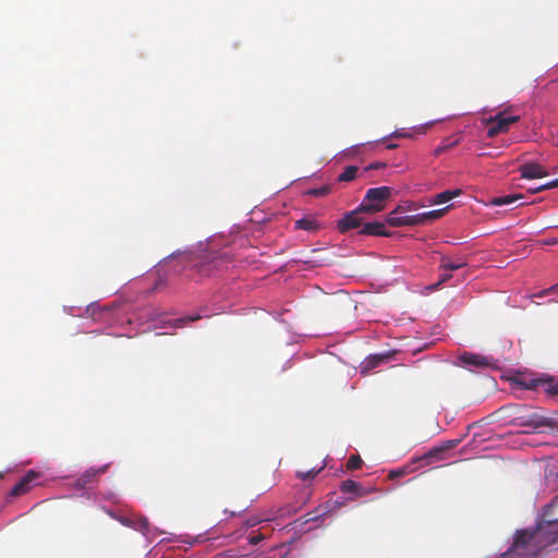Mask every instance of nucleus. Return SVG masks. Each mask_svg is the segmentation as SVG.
I'll return each instance as SVG.
<instances>
[{
  "label": "nucleus",
  "mask_w": 558,
  "mask_h": 558,
  "mask_svg": "<svg viewBox=\"0 0 558 558\" xmlns=\"http://www.w3.org/2000/svg\"><path fill=\"white\" fill-rule=\"evenodd\" d=\"M555 543H558V519L544 521L532 531H518L511 548L507 550L511 551L508 558H518L514 551L519 548L532 546L535 548L533 553H536Z\"/></svg>",
  "instance_id": "obj_1"
},
{
  "label": "nucleus",
  "mask_w": 558,
  "mask_h": 558,
  "mask_svg": "<svg viewBox=\"0 0 558 558\" xmlns=\"http://www.w3.org/2000/svg\"><path fill=\"white\" fill-rule=\"evenodd\" d=\"M392 189L389 186L373 187L367 190L362 203L360 204V210H364L366 214H376L385 208L386 202L390 198Z\"/></svg>",
  "instance_id": "obj_2"
},
{
  "label": "nucleus",
  "mask_w": 558,
  "mask_h": 558,
  "mask_svg": "<svg viewBox=\"0 0 558 558\" xmlns=\"http://www.w3.org/2000/svg\"><path fill=\"white\" fill-rule=\"evenodd\" d=\"M230 263L231 257L226 252H217L203 255L194 267L202 276H210L215 271L227 268Z\"/></svg>",
  "instance_id": "obj_3"
},
{
  "label": "nucleus",
  "mask_w": 558,
  "mask_h": 558,
  "mask_svg": "<svg viewBox=\"0 0 558 558\" xmlns=\"http://www.w3.org/2000/svg\"><path fill=\"white\" fill-rule=\"evenodd\" d=\"M520 120L519 116H506L504 112H499L487 120V136L493 138L500 133H506L510 125Z\"/></svg>",
  "instance_id": "obj_4"
},
{
  "label": "nucleus",
  "mask_w": 558,
  "mask_h": 558,
  "mask_svg": "<svg viewBox=\"0 0 558 558\" xmlns=\"http://www.w3.org/2000/svg\"><path fill=\"white\" fill-rule=\"evenodd\" d=\"M461 364L469 368H487L492 365V359L472 352H464L459 356Z\"/></svg>",
  "instance_id": "obj_5"
},
{
  "label": "nucleus",
  "mask_w": 558,
  "mask_h": 558,
  "mask_svg": "<svg viewBox=\"0 0 558 558\" xmlns=\"http://www.w3.org/2000/svg\"><path fill=\"white\" fill-rule=\"evenodd\" d=\"M340 490L345 494H353L354 496L351 497L350 500H354L359 497L368 496L371 493L375 492V488L365 487L353 480H345L341 483Z\"/></svg>",
  "instance_id": "obj_6"
},
{
  "label": "nucleus",
  "mask_w": 558,
  "mask_h": 558,
  "mask_svg": "<svg viewBox=\"0 0 558 558\" xmlns=\"http://www.w3.org/2000/svg\"><path fill=\"white\" fill-rule=\"evenodd\" d=\"M459 442H460V440H458V439L448 440L444 446L437 447V448H433L432 450H429L427 453H425L422 457V460L425 461L426 465H429V464H432L434 462H437V461H442V460H445L444 454L448 450L454 448Z\"/></svg>",
  "instance_id": "obj_7"
},
{
  "label": "nucleus",
  "mask_w": 558,
  "mask_h": 558,
  "mask_svg": "<svg viewBox=\"0 0 558 558\" xmlns=\"http://www.w3.org/2000/svg\"><path fill=\"white\" fill-rule=\"evenodd\" d=\"M365 213L364 210H360V206L348 213L341 220L338 222V230L341 233H345L351 229H355L360 226H362V218L361 214Z\"/></svg>",
  "instance_id": "obj_8"
},
{
  "label": "nucleus",
  "mask_w": 558,
  "mask_h": 558,
  "mask_svg": "<svg viewBox=\"0 0 558 558\" xmlns=\"http://www.w3.org/2000/svg\"><path fill=\"white\" fill-rule=\"evenodd\" d=\"M518 426H526L532 428H539L549 426L550 422L547 417L539 415L537 412H532L526 415H521L515 418Z\"/></svg>",
  "instance_id": "obj_9"
},
{
  "label": "nucleus",
  "mask_w": 558,
  "mask_h": 558,
  "mask_svg": "<svg viewBox=\"0 0 558 558\" xmlns=\"http://www.w3.org/2000/svg\"><path fill=\"white\" fill-rule=\"evenodd\" d=\"M119 522L124 526L131 527L135 531L141 532L144 536L148 537L150 534V524L145 517L138 518H126L120 517Z\"/></svg>",
  "instance_id": "obj_10"
},
{
  "label": "nucleus",
  "mask_w": 558,
  "mask_h": 558,
  "mask_svg": "<svg viewBox=\"0 0 558 558\" xmlns=\"http://www.w3.org/2000/svg\"><path fill=\"white\" fill-rule=\"evenodd\" d=\"M38 477V473H36L35 471L31 470L28 471L21 480L19 483H16L11 492H10V495L13 496V497H19V496H22L24 494H26L31 487H32V483Z\"/></svg>",
  "instance_id": "obj_11"
},
{
  "label": "nucleus",
  "mask_w": 558,
  "mask_h": 558,
  "mask_svg": "<svg viewBox=\"0 0 558 558\" xmlns=\"http://www.w3.org/2000/svg\"><path fill=\"white\" fill-rule=\"evenodd\" d=\"M519 171L524 179H539L548 175V171L535 162H525L520 166Z\"/></svg>",
  "instance_id": "obj_12"
},
{
  "label": "nucleus",
  "mask_w": 558,
  "mask_h": 558,
  "mask_svg": "<svg viewBox=\"0 0 558 558\" xmlns=\"http://www.w3.org/2000/svg\"><path fill=\"white\" fill-rule=\"evenodd\" d=\"M388 353L371 354L361 364V373H367L390 360Z\"/></svg>",
  "instance_id": "obj_13"
},
{
  "label": "nucleus",
  "mask_w": 558,
  "mask_h": 558,
  "mask_svg": "<svg viewBox=\"0 0 558 558\" xmlns=\"http://www.w3.org/2000/svg\"><path fill=\"white\" fill-rule=\"evenodd\" d=\"M360 234L376 235V236H390L391 233L386 229L385 225L379 221L366 222L360 230Z\"/></svg>",
  "instance_id": "obj_14"
},
{
  "label": "nucleus",
  "mask_w": 558,
  "mask_h": 558,
  "mask_svg": "<svg viewBox=\"0 0 558 558\" xmlns=\"http://www.w3.org/2000/svg\"><path fill=\"white\" fill-rule=\"evenodd\" d=\"M108 464H105L98 469L90 468L86 470L76 481V485L81 488L85 487L87 484L94 482L97 476L106 473L108 469Z\"/></svg>",
  "instance_id": "obj_15"
},
{
  "label": "nucleus",
  "mask_w": 558,
  "mask_h": 558,
  "mask_svg": "<svg viewBox=\"0 0 558 558\" xmlns=\"http://www.w3.org/2000/svg\"><path fill=\"white\" fill-rule=\"evenodd\" d=\"M294 228L296 230H305V231H316L320 228L319 222L311 216L303 217L294 222Z\"/></svg>",
  "instance_id": "obj_16"
},
{
  "label": "nucleus",
  "mask_w": 558,
  "mask_h": 558,
  "mask_svg": "<svg viewBox=\"0 0 558 558\" xmlns=\"http://www.w3.org/2000/svg\"><path fill=\"white\" fill-rule=\"evenodd\" d=\"M462 194L461 189H454V190H447L441 193H438L434 196V198L430 201L432 204H444L452 198L460 196Z\"/></svg>",
  "instance_id": "obj_17"
},
{
  "label": "nucleus",
  "mask_w": 558,
  "mask_h": 558,
  "mask_svg": "<svg viewBox=\"0 0 558 558\" xmlns=\"http://www.w3.org/2000/svg\"><path fill=\"white\" fill-rule=\"evenodd\" d=\"M521 198H523L522 194H509V195H504V196H497L490 201V205L507 206V205L513 204L514 202H517Z\"/></svg>",
  "instance_id": "obj_18"
},
{
  "label": "nucleus",
  "mask_w": 558,
  "mask_h": 558,
  "mask_svg": "<svg viewBox=\"0 0 558 558\" xmlns=\"http://www.w3.org/2000/svg\"><path fill=\"white\" fill-rule=\"evenodd\" d=\"M465 265H466V262L461 258H458L457 260H452L448 257H444L441 259L440 267L445 270L453 271V270H458V269L464 267Z\"/></svg>",
  "instance_id": "obj_19"
},
{
  "label": "nucleus",
  "mask_w": 558,
  "mask_h": 558,
  "mask_svg": "<svg viewBox=\"0 0 558 558\" xmlns=\"http://www.w3.org/2000/svg\"><path fill=\"white\" fill-rule=\"evenodd\" d=\"M537 385H542L544 387V390L548 395L558 396V381H555L553 379H547V380H536L533 383V387H536Z\"/></svg>",
  "instance_id": "obj_20"
},
{
  "label": "nucleus",
  "mask_w": 558,
  "mask_h": 558,
  "mask_svg": "<svg viewBox=\"0 0 558 558\" xmlns=\"http://www.w3.org/2000/svg\"><path fill=\"white\" fill-rule=\"evenodd\" d=\"M449 207L450 206L420 214L422 223L441 218Z\"/></svg>",
  "instance_id": "obj_21"
},
{
  "label": "nucleus",
  "mask_w": 558,
  "mask_h": 558,
  "mask_svg": "<svg viewBox=\"0 0 558 558\" xmlns=\"http://www.w3.org/2000/svg\"><path fill=\"white\" fill-rule=\"evenodd\" d=\"M357 171H359V168L356 166H348V167H345L343 172H341L339 174L338 181L339 182L352 181L356 177Z\"/></svg>",
  "instance_id": "obj_22"
},
{
  "label": "nucleus",
  "mask_w": 558,
  "mask_h": 558,
  "mask_svg": "<svg viewBox=\"0 0 558 558\" xmlns=\"http://www.w3.org/2000/svg\"><path fill=\"white\" fill-rule=\"evenodd\" d=\"M363 461L360 456L352 454L347 462V469L350 471L357 470L361 468Z\"/></svg>",
  "instance_id": "obj_23"
},
{
  "label": "nucleus",
  "mask_w": 558,
  "mask_h": 558,
  "mask_svg": "<svg viewBox=\"0 0 558 558\" xmlns=\"http://www.w3.org/2000/svg\"><path fill=\"white\" fill-rule=\"evenodd\" d=\"M402 221H403V216L399 217V216H396V214H393V213H390L388 215L387 222L391 227H403Z\"/></svg>",
  "instance_id": "obj_24"
},
{
  "label": "nucleus",
  "mask_w": 558,
  "mask_h": 558,
  "mask_svg": "<svg viewBox=\"0 0 558 558\" xmlns=\"http://www.w3.org/2000/svg\"><path fill=\"white\" fill-rule=\"evenodd\" d=\"M402 222H403V226H416V225H421L422 220H421L420 214H417L414 216H403Z\"/></svg>",
  "instance_id": "obj_25"
},
{
  "label": "nucleus",
  "mask_w": 558,
  "mask_h": 558,
  "mask_svg": "<svg viewBox=\"0 0 558 558\" xmlns=\"http://www.w3.org/2000/svg\"><path fill=\"white\" fill-rule=\"evenodd\" d=\"M320 470L322 469H318V470L313 469L307 472H299L298 477L301 478L302 481H311L320 472Z\"/></svg>",
  "instance_id": "obj_26"
},
{
  "label": "nucleus",
  "mask_w": 558,
  "mask_h": 558,
  "mask_svg": "<svg viewBox=\"0 0 558 558\" xmlns=\"http://www.w3.org/2000/svg\"><path fill=\"white\" fill-rule=\"evenodd\" d=\"M331 187L329 185H324L318 189H313L308 192V194L313 196H325L330 193Z\"/></svg>",
  "instance_id": "obj_27"
},
{
  "label": "nucleus",
  "mask_w": 558,
  "mask_h": 558,
  "mask_svg": "<svg viewBox=\"0 0 558 558\" xmlns=\"http://www.w3.org/2000/svg\"><path fill=\"white\" fill-rule=\"evenodd\" d=\"M460 143V138H451V137H447L445 138L442 142H441V146L444 147L445 150H448L454 146H457L458 144Z\"/></svg>",
  "instance_id": "obj_28"
},
{
  "label": "nucleus",
  "mask_w": 558,
  "mask_h": 558,
  "mask_svg": "<svg viewBox=\"0 0 558 558\" xmlns=\"http://www.w3.org/2000/svg\"><path fill=\"white\" fill-rule=\"evenodd\" d=\"M558 292V283L554 284L553 287L542 290L538 293H536L534 296L536 298H543L545 295H548L550 293Z\"/></svg>",
  "instance_id": "obj_29"
},
{
  "label": "nucleus",
  "mask_w": 558,
  "mask_h": 558,
  "mask_svg": "<svg viewBox=\"0 0 558 558\" xmlns=\"http://www.w3.org/2000/svg\"><path fill=\"white\" fill-rule=\"evenodd\" d=\"M385 167H386V163H384V162H373L369 166L365 167L363 169V172H367L368 170H377V169H381Z\"/></svg>",
  "instance_id": "obj_30"
},
{
  "label": "nucleus",
  "mask_w": 558,
  "mask_h": 558,
  "mask_svg": "<svg viewBox=\"0 0 558 558\" xmlns=\"http://www.w3.org/2000/svg\"><path fill=\"white\" fill-rule=\"evenodd\" d=\"M199 316H185L184 318L177 320V326L182 327L185 322H194L197 320Z\"/></svg>",
  "instance_id": "obj_31"
},
{
  "label": "nucleus",
  "mask_w": 558,
  "mask_h": 558,
  "mask_svg": "<svg viewBox=\"0 0 558 558\" xmlns=\"http://www.w3.org/2000/svg\"><path fill=\"white\" fill-rule=\"evenodd\" d=\"M410 136L411 135L409 133L397 130V131L392 132L388 137L397 138V137H410Z\"/></svg>",
  "instance_id": "obj_32"
},
{
  "label": "nucleus",
  "mask_w": 558,
  "mask_h": 558,
  "mask_svg": "<svg viewBox=\"0 0 558 558\" xmlns=\"http://www.w3.org/2000/svg\"><path fill=\"white\" fill-rule=\"evenodd\" d=\"M545 190H551L558 187V178L544 184Z\"/></svg>",
  "instance_id": "obj_33"
},
{
  "label": "nucleus",
  "mask_w": 558,
  "mask_h": 558,
  "mask_svg": "<svg viewBox=\"0 0 558 558\" xmlns=\"http://www.w3.org/2000/svg\"><path fill=\"white\" fill-rule=\"evenodd\" d=\"M263 538L264 536L262 534L253 535L250 537L248 542L251 545H257Z\"/></svg>",
  "instance_id": "obj_34"
},
{
  "label": "nucleus",
  "mask_w": 558,
  "mask_h": 558,
  "mask_svg": "<svg viewBox=\"0 0 558 558\" xmlns=\"http://www.w3.org/2000/svg\"><path fill=\"white\" fill-rule=\"evenodd\" d=\"M405 472L403 470H393L389 473V477H399L402 476Z\"/></svg>",
  "instance_id": "obj_35"
},
{
  "label": "nucleus",
  "mask_w": 558,
  "mask_h": 558,
  "mask_svg": "<svg viewBox=\"0 0 558 558\" xmlns=\"http://www.w3.org/2000/svg\"><path fill=\"white\" fill-rule=\"evenodd\" d=\"M410 208H411V206L405 207V206H403V205H399V206H398L395 210H392L391 213H393V214H396V215H397V214H401V213H403V211H405L407 209H410Z\"/></svg>",
  "instance_id": "obj_36"
},
{
  "label": "nucleus",
  "mask_w": 558,
  "mask_h": 558,
  "mask_svg": "<svg viewBox=\"0 0 558 558\" xmlns=\"http://www.w3.org/2000/svg\"><path fill=\"white\" fill-rule=\"evenodd\" d=\"M450 278H451V275H450V274H447V272H446V274L441 275L440 280L437 282V286H439L440 283H442V282H445V281L449 280Z\"/></svg>",
  "instance_id": "obj_37"
},
{
  "label": "nucleus",
  "mask_w": 558,
  "mask_h": 558,
  "mask_svg": "<svg viewBox=\"0 0 558 558\" xmlns=\"http://www.w3.org/2000/svg\"><path fill=\"white\" fill-rule=\"evenodd\" d=\"M542 191H545L544 184L535 186V187L529 190V192H531V193H538V192H542Z\"/></svg>",
  "instance_id": "obj_38"
},
{
  "label": "nucleus",
  "mask_w": 558,
  "mask_h": 558,
  "mask_svg": "<svg viewBox=\"0 0 558 558\" xmlns=\"http://www.w3.org/2000/svg\"><path fill=\"white\" fill-rule=\"evenodd\" d=\"M444 151H446L444 149V147L441 145H439L435 150H434V155L438 156L440 154H442Z\"/></svg>",
  "instance_id": "obj_39"
},
{
  "label": "nucleus",
  "mask_w": 558,
  "mask_h": 558,
  "mask_svg": "<svg viewBox=\"0 0 558 558\" xmlns=\"http://www.w3.org/2000/svg\"><path fill=\"white\" fill-rule=\"evenodd\" d=\"M397 147H398V145H397V144H393V143H388V144L386 145V148H387V149H395V148H397Z\"/></svg>",
  "instance_id": "obj_40"
},
{
  "label": "nucleus",
  "mask_w": 558,
  "mask_h": 558,
  "mask_svg": "<svg viewBox=\"0 0 558 558\" xmlns=\"http://www.w3.org/2000/svg\"><path fill=\"white\" fill-rule=\"evenodd\" d=\"M509 556H511V551H506L496 558H508Z\"/></svg>",
  "instance_id": "obj_41"
},
{
  "label": "nucleus",
  "mask_w": 558,
  "mask_h": 558,
  "mask_svg": "<svg viewBox=\"0 0 558 558\" xmlns=\"http://www.w3.org/2000/svg\"><path fill=\"white\" fill-rule=\"evenodd\" d=\"M316 518H317V517L307 518V519H306V522L313 521V520H315Z\"/></svg>",
  "instance_id": "obj_42"
}]
</instances>
